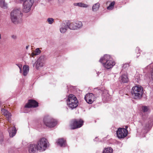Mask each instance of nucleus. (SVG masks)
<instances>
[{
    "label": "nucleus",
    "mask_w": 153,
    "mask_h": 153,
    "mask_svg": "<svg viewBox=\"0 0 153 153\" xmlns=\"http://www.w3.org/2000/svg\"><path fill=\"white\" fill-rule=\"evenodd\" d=\"M111 57L108 55H105L101 57L99 61L102 63L103 66L107 69L112 68L115 65V62L112 60Z\"/></svg>",
    "instance_id": "f257e3e1"
},
{
    "label": "nucleus",
    "mask_w": 153,
    "mask_h": 153,
    "mask_svg": "<svg viewBox=\"0 0 153 153\" xmlns=\"http://www.w3.org/2000/svg\"><path fill=\"white\" fill-rule=\"evenodd\" d=\"M22 14L20 8L14 9L10 13V19L15 24L18 23L22 17Z\"/></svg>",
    "instance_id": "f03ea898"
},
{
    "label": "nucleus",
    "mask_w": 153,
    "mask_h": 153,
    "mask_svg": "<svg viewBox=\"0 0 153 153\" xmlns=\"http://www.w3.org/2000/svg\"><path fill=\"white\" fill-rule=\"evenodd\" d=\"M67 105L68 107L72 109L76 108L78 105V101L73 94H70L68 97L67 100Z\"/></svg>",
    "instance_id": "7ed1b4c3"
},
{
    "label": "nucleus",
    "mask_w": 153,
    "mask_h": 153,
    "mask_svg": "<svg viewBox=\"0 0 153 153\" xmlns=\"http://www.w3.org/2000/svg\"><path fill=\"white\" fill-rule=\"evenodd\" d=\"M36 145L39 151L42 152L45 151L49 146V143L47 140L45 138H42L38 141Z\"/></svg>",
    "instance_id": "20e7f679"
},
{
    "label": "nucleus",
    "mask_w": 153,
    "mask_h": 153,
    "mask_svg": "<svg viewBox=\"0 0 153 153\" xmlns=\"http://www.w3.org/2000/svg\"><path fill=\"white\" fill-rule=\"evenodd\" d=\"M131 94L135 99L140 98L143 94V88L140 86L133 87L132 89Z\"/></svg>",
    "instance_id": "39448f33"
},
{
    "label": "nucleus",
    "mask_w": 153,
    "mask_h": 153,
    "mask_svg": "<svg viewBox=\"0 0 153 153\" xmlns=\"http://www.w3.org/2000/svg\"><path fill=\"white\" fill-rule=\"evenodd\" d=\"M43 122L47 126L50 128L54 127L57 124L56 120L49 116H46L44 117Z\"/></svg>",
    "instance_id": "423d86ee"
},
{
    "label": "nucleus",
    "mask_w": 153,
    "mask_h": 153,
    "mask_svg": "<svg viewBox=\"0 0 153 153\" xmlns=\"http://www.w3.org/2000/svg\"><path fill=\"white\" fill-rule=\"evenodd\" d=\"M83 121L81 119L74 120L71 121L70 127L71 129L81 127L83 125Z\"/></svg>",
    "instance_id": "0eeeda50"
},
{
    "label": "nucleus",
    "mask_w": 153,
    "mask_h": 153,
    "mask_svg": "<svg viewBox=\"0 0 153 153\" xmlns=\"http://www.w3.org/2000/svg\"><path fill=\"white\" fill-rule=\"evenodd\" d=\"M34 2L33 0H27L24 2L23 4V10L24 12L27 13L30 10V8Z\"/></svg>",
    "instance_id": "6e6552de"
},
{
    "label": "nucleus",
    "mask_w": 153,
    "mask_h": 153,
    "mask_svg": "<svg viewBox=\"0 0 153 153\" xmlns=\"http://www.w3.org/2000/svg\"><path fill=\"white\" fill-rule=\"evenodd\" d=\"M128 133L127 130L124 128H119L116 132L117 136L120 139L124 138Z\"/></svg>",
    "instance_id": "1a4fd4ad"
},
{
    "label": "nucleus",
    "mask_w": 153,
    "mask_h": 153,
    "mask_svg": "<svg viewBox=\"0 0 153 153\" xmlns=\"http://www.w3.org/2000/svg\"><path fill=\"white\" fill-rule=\"evenodd\" d=\"M84 99L88 104H92L94 101L95 100V97L94 95L92 93H88L85 96Z\"/></svg>",
    "instance_id": "9d476101"
},
{
    "label": "nucleus",
    "mask_w": 153,
    "mask_h": 153,
    "mask_svg": "<svg viewBox=\"0 0 153 153\" xmlns=\"http://www.w3.org/2000/svg\"><path fill=\"white\" fill-rule=\"evenodd\" d=\"M38 106V103L36 101L34 100H30L27 103L24 107V109L26 108H30L31 107H36Z\"/></svg>",
    "instance_id": "9b49d317"
},
{
    "label": "nucleus",
    "mask_w": 153,
    "mask_h": 153,
    "mask_svg": "<svg viewBox=\"0 0 153 153\" xmlns=\"http://www.w3.org/2000/svg\"><path fill=\"white\" fill-rule=\"evenodd\" d=\"M28 151L29 153H37L38 147L36 144H31L28 146Z\"/></svg>",
    "instance_id": "f8f14e48"
},
{
    "label": "nucleus",
    "mask_w": 153,
    "mask_h": 153,
    "mask_svg": "<svg viewBox=\"0 0 153 153\" xmlns=\"http://www.w3.org/2000/svg\"><path fill=\"white\" fill-rule=\"evenodd\" d=\"M45 62V56H41L38 59L36 65V69H38L40 67H42L43 66Z\"/></svg>",
    "instance_id": "ddd939ff"
},
{
    "label": "nucleus",
    "mask_w": 153,
    "mask_h": 153,
    "mask_svg": "<svg viewBox=\"0 0 153 153\" xmlns=\"http://www.w3.org/2000/svg\"><path fill=\"white\" fill-rule=\"evenodd\" d=\"M1 113L6 116L8 121L10 122L11 120V113L9 111L3 108L1 109Z\"/></svg>",
    "instance_id": "4468645a"
},
{
    "label": "nucleus",
    "mask_w": 153,
    "mask_h": 153,
    "mask_svg": "<svg viewBox=\"0 0 153 153\" xmlns=\"http://www.w3.org/2000/svg\"><path fill=\"white\" fill-rule=\"evenodd\" d=\"M8 132L10 137H13L16 133L15 127L14 126L10 127L8 129Z\"/></svg>",
    "instance_id": "2eb2a0df"
},
{
    "label": "nucleus",
    "mask_w": 153,
    "mask_h": 153,
    "mask_svg": "<svg viewBox=\"0 0 153 153\" xmlns=\"http://www.w3.org/2000/svg\"><path fill=\"white\" fill-rule=\"evenodd\" d=\"M68 28V23L67 24L62 23L61 24V27L60 29V31L61 33H65Z\"/></svg>",
    "instance_id": "dca6fc26"
},
{
    "label": "nucleus",
    "mask_w": 153,
    "mask_h": 153,
    "mask_svg": "<svg viewBox=\"0 0 153 153\" xmlns=\"http://www.w3.org/2000/svg\"><path fill=\"white\" fill-rule=\"evenodd\" d=\"M128 79L127 75L126 74H123L121 76L120 81L123 83H127L128 82Z\"/></svg>",
    "instance_id": "f3484780"
},
{
    "label": "nucleus",
    "mask_w": 153,
    "mask_h": 153,
    "mask_svg": "<svg viewBox=\"0 0 153 153\" xmlns=\"http://www.w3.org/2000/svg\"><path fill=\"white\" fill-rule=\"evenodd\" d=\"M29 68L28 66L26 65H24L23 68V75L24 76H26L29 72Z\"/></svg>",
    "instance_id": "a211bd4d"
},
{
    "label": "nucleus",
    "mask_w": 153,
    "mask_h": 153,
    "mask_svg": "<svg viewBox=\"0 0 153 153\" xmlns=\"http://www.w3.org/2000/svg\"><path fill=\"white\" fill-rule=\"evenodd\" d=\"M57 142L61 147H65L66 145L65 141L63 139H59Z\"/></svg>",
    "instance_id": "6ab92c4d"
},
{
    "label": "nucleus",
    "mask_w": 153,
    "mask_h": 153,
    "mask_svg": "<svg viewBox=\"0 0 153 153\" xmlns=\"http://www.w3.org/2000/svg\"><path fill=\"white\" fill-rule=\"evenodd\" d=\"M68 28L71 30H76V27L75 26V22L71 23L68 22Z\"/></svg>",
    "instance_id": "aec40b11"
},
{
    "label": "nucleus",
    "mask_w": 153,
    "mask_h": 153,
    "mask_svg": "<svg viewBox=\"0 0 153 153\" xmlns=\"http://www.w3.org/2000/svg\"><path fill=\"white\" fill-rule=\"evenodd\" d=\"M100 6V4L98 2L94 4L92 6V11L94 12L97 11L99 9Z\"/></svg>",
    "instance_id": "412c9836"
},
{
    "label": "nucleus",
    "mask_w": 153,
    "mask_h": 153,
    "mask_svg": "<svg viewBox=\"0 0 153 153\" xmlns=\"http://www.w3.org/2000/svg\"><path fill=\"white\" fill-rule=\"evenodd\" d=\"M74 6H78L79 7H83L86 8L88 7V5H87L82 2L74 3Z\"/></svg>",
    "instance_id": "4be33fe9"
},
{
    "label": "nucleus",
    "mask_w": 153,
    "mask_h": 153,
    "mask_svg": "<svg viewBox=\"0 0 153 153\" xmlns=\"http://www.w3.org/2000/svg\"><path fill=\"white\" fill-rule=\"evenodd\" d=\"M41 53V51L40 50L39 48H37L35 51L32 52L31 53V55L32 56H36L40 54Z\"/></svg>",
    "instance_id": "5701e85b"
},
{
    "label": "nucleus",
    "mask_w": 153,
    "mask_h": 153,
    "mask_svg": "<svg viewBox=\"0 0 153 153\" xmlns=\"http://www.w3.org/2000/svg\"><path fill=\"white\" fill-rule=\"evenodd\" d=\"M113 149L111 147H108L104 149L102 153H112Z\"/></svg>",
    "instance_id": "b1692460"
},
{
    "label": "nucleus",
    "mask_w": 153,
    "mask_h": 153,
    "mask_svg": "<svg viewBox=\"0 0 153 153\" xmlns=\"http://www.w3.org/2000/svg\"><path fill=\"white\" fill-rule=\"evenodd\" d=\"M0 6L4 9L7 8V4L5 3L4 0H0Z\"/></svg>",
    "instance_id": "393cba45"
},
{
    "label": "nucleus",
    "mask_w": 153,
    "mask_h": 153,
    "mask_svg": "<svg viewBox=\"0 0 153 153\" xmlns=\"http://www.w3.org/2000/svg\"><path fill=\"white\" fill-rule=\"evenodd\" d=\"M75 26L76 27V29L81 28L82 26V22L79 21H76L75 22Z\"/></svg>",
    "instance_id": "a878e982"
},
{
    "label": "nucleus",
    "mask_w": 153,
    "mask_h": 153,
    "mask_svg": "<svg viewBox=\"0 0 153 153\" xmlns=\"http://www.w3.org/2000/svg\"><path fill=\"white\" fill-rule=\"evenodd\" d=\"M115 2L113 1L107 7V9L108 10H112L113 9L115 4Z\"/></svg>",
    "instance_id": "bb28decb"
},
{
    "label": "nucleus",
    "mask_w": 153,
    "mask_h": 153,
    "mask_svg": "<svg viewBox=\"0 0 153 153\" xmlns=\"http://www.w3.org/2000/svg\"><path fill=\"white\" fill-rule=\"evenodd\" d=\"M47 21L50 24H52L54 22V19L53 18H49L47 19Z\"/></svg>",
    "instance_id": "cd10ccee"
},
{
    "label": "nucleus",
    "mask_w": 153,
    "mask_h": 153,
    "mask_svg": "<svg viewBox=\"0 0 153 153\" xmlns=\"http://www.w3.org/2000/svg\"><path fill=\"white\" fill-rule=\"evenodd\" d=\"M3 140V134L1 132H0V143L2 142Z\"/></svg>",
    "instance_id": "c85d7f7f"
},
{
    "label": "nucleus",
    "mask_w": 153,
    "mask_h": 153,
    "mask_svg": "<svg viewBox=\"0 0 153 153\" xmlns=\"http://www.w3.org/2000/svg\"><path fill=\"white\" fill-rule=\"evenodd\" d=\"M142 110L144 112L147 111L148 110L147 107L146 106H143L142 107Z\"/></svg>",
    "instance_id": "c756f323"
},
{
    "label": "nucleus",
    "mask_w": 153,
    "mask_h": 153,
    "mask_svg": "<svg viewBox=\"0 0 153 153\" xmlns=\"http://www.w3.org/2000/svg\"><path fill=\"white\" fill-rule=\"evenodd\" d=\"M17 65L18 66L19 68V69H20V72L22 73V65H21L19 64H17Z\"/></svg>",
    "instance_id": "7c9ffc66"
},
{
    "label": "nucleus",
    "mask_w": 153,
    "mask_h": 153,
    "mask_svg": "<svg viewBox=\"0 0 153 153\" xmlns=\"http://www.w3.org/2000/svg\"><path fill=\"white\" fill-rule=\"evenodd\" d=\"M12 38L13 39H16V36L15 35H13L12 36Z\"/></svg>",
    "instance_id": "2f4dec72"
},
{
    "label": "nucleus",
    "mask_w": 153,
    "mask_h": 153,
    "mask_svg": "<svg viewBox=\"0 0 153 153\" xmlns=\"http://www.w3.org/2000/svg\"><path fill=\"white\" fill-rule=\"evenodd\" d=\"M29 47V45H27V46H26V49H28V48Z\"/></svg>",
    "instance_id": "473e14b6"
},
{
    "label": "nucleus",
    "mask_w": 153,
    "mask_h": 153,
    "mask_svg": "<svg viewBox=\"0 0 153 153\" xmlns=\"http://www.w3.org/2000/svg\"><path fill=\"white\" fill-rule=\"evenodd\" d=\"M20 1H24V2L26 1H27V0H19Z\"/></svg>",
    "instance_id": "72a5a7b5"
},
{
    "label": "nucleus",
    "mask_w": 153,
    "mask_h": 153,
    "mask_svg": "<svg viewBox=\"0 0 153 153\" xmlns=\"http://www.w3.org/2000/svg\"><path fill=\"white\" fill-rule=\"evenodd\" d=\"M1 34L0 33V39H1Z\"/></svg>",
    "instance_id": "f704fd0d"
}]
</instances>
